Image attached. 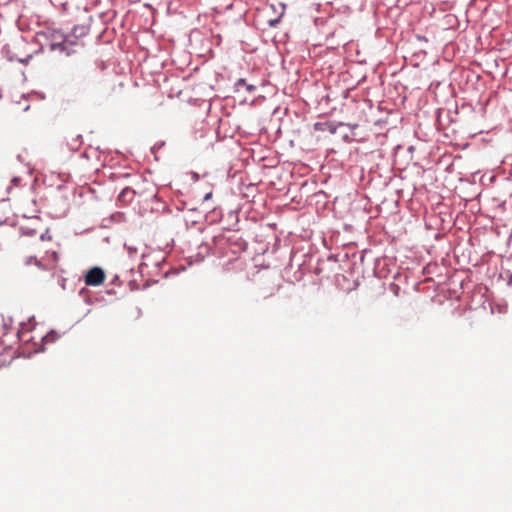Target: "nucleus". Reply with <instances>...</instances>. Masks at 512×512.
I'll return each instance as SVG.
<instances>
[{"label":"nucleus","mask_w":512,"mask_h":512,"mask_svg":"<svg viewBox=\"0 0 512 512\" xmlns=\"http://www.w3.org/2000/svg\"><path fill=\"white\" fill-rule=\"evenodd\" d=\"M58 262V254L53 251L50 255L42 259H37L36 257L26 258L24 264L27 267L28 272H33L32 268H36L38 270L43 271H53Z\"/></svg>","instance_id":"f257e3e1"},{"label":"nucleus","mask_w":512,"mask_h":512,"mask_svg":"<svg viewBox=\"0 0 512 512\" xmlns=\"http://www.w3.org/2000/svg\"><path fill=\"white\" fill-rule=\"evenodd\" d=\"M61 41L57 42H51L50 43V49L52 51L60 50L61 52H64L67 56L78 52L79 49L83 47V44L79 40H70L67 37L59 36Z\"/></svg>","instance_id":"f03ea898"},{"label":"nucleus","mask_w":512,"mask_h":512,"mask_svg":"<svg viewBox=\"0 0 512 512\" xmlns=\"http://www.w3.org/2000/svg\"><path fill=\"white\" fill-rule=\"evenodd\" d=\"M105 280V273L99 267H93L85 275V284L88 286H98Z\"/></svg>","instance_id":"7ed1b4c3"},{"label":"nucleus","mask_w":512,"mask_h":512,"mask_svg":"<svg viewBox=\"0 0 512 512\" xmlns=\"http://www.w3.org/2000/svg\"><path fill=\"white\" fill-rule=\"evenodd\" d=\"M135 191L130 187H125L119 194L118 200L124 204H129L135 197Z\"/></svg>","instance_id":"20e7f679"},{"label":"nucleus","mask_w":512,"mask_h":512,"mask_svg":"<svg viewBox=\"0 0 512 512\" xmlns=\"http://www.w3.org/2000/svg\"><path fill=\"white\" fill-rule=\"evenodd\" d=\"M242 86H246L248 91H251V90H253V89H254V86H252V85H247V84H246L245 79H239V80L236 82V87H237V89H239V88H240V87H242Z\"/></svg>","instance_id":"39448f33"},{"label":"nucleus","mask_w":512,"mask_h":512,"mask_svg":"<svg viewBox=\"0 0 512 512\" xmlns=\"http://www.w3.org/2000/svg\"><path fill=\"white\" fill-rule=\"evenodd\" d=\"M59 36H62L61 34H56L54 33L52 35V41L51 42H57V41H61V39L59 38Z\"/></svg>","instance_id":"423d86ee"},{"label":"nucleus","mask_w":512,"mask_h":512,"mask_svg":"<svg viewBox=\"0 0 512 512\" xmlns=\"http://www.w3.org/2000/svg\"><path fill=\"white\" fill-rule=\"evenodd\" d=\"M279 22V19L270 20L269 24L270 26H275Z\"/></svg>","instance_id":"0eeeda50"},{"label":"nucleus","mask_w":512,"mask_h":512,"mask_svg":"<svg viewBox=\"0 0 512 512\" xmlns=\"http://www.w3.org/2000/svg\"><path fill=\"white\" fill-rule=\"evenodd\" d=\"M8 353H9V359H12L14 352L12 350H9Z\"/></svg>","instance_id":"6e6552de"}]
</instances>
